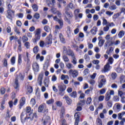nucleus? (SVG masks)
<instances>
[{"label": "nucleus", "instance_id": "f257e3e1", "mask_svg": "<svg viewBox=\"0 0 125 125\" xmlns=\"http://www.w3.org/2000/svg\"><path fill=\"white\" fill-rule=\"evenodd\" d=\"M99 78V79H101V80L98 82V86L99 88H102L103 86L106 84L107 80H106V78L104 75H100Z\"/></svg>", "mask_w": 125, "mask_h": 125}, {"label": "nucleus", "instance_id": "f03ea898", "mask_svg": "<svg viewBox=\"0 0 125 125\" xmlns=\"http://www.w3.org/2000/svg\"><path fill=\"white\" fill-rule=\"evenodd\" d=\"M68 73L70 76L74 78H77L79 76V71L76 69H70L68 71Z\"/></svg>", "mask_w": 125, "mask_h": 125}, {"label": "nucleus", "instance_id": "7ed1b4c3", "mask_svg": "<svg viewBox=\"0 0 125 125\" xmlns=\"http://www.w3.org/2000/svg\"><path fill=\"white\" fill-rule=\"evenodd\" d=\"M7 14L6 15L7 18L10 20H12V16H14L15 11L12 10L11 9H9L7 11Z\"/></svg>", "mask_w": 125, "mask_h": 125}, {"label": "nucleus", "instance_id": "20e7f679", "mask_svg": "<svg viewBox=\"0 0 125 125\" xmlns=\"http://www.w3.org/2000/svg\"><path fill=\"white\" fill-rule=\"evenodd\" d=\"M118 95L121 98V101L122 103H125V93L122 91L121 89H119V90H118Z\"/></svg>", "mask_w": 125, "mask_h": 125}, {"label": "nucleus", "instance_id": "39448f33", "mask_svg": "<svg viewBox=\"0 0 125 125\" xmlns=\"http://www.w3.org/2000/svg\"><path fill=\"white\" fill-rule=\"evenodd\" d=\"M32 68L35 73H38L40 71V65L37 62H34L32 64Z\"/></svg>", "mask_w": 125, "mask_h": 125}, {"label": "nucleus", "instance_id": "423d86ee", "mask_svg": "<svg viewBox=\"0 0 125 125\" xmlns=\"http://www.w3.org/2000/svg\"><path fill=\"white\" fill-rule=\"evenodd\" d=\"M81 117V113L77 112L74 115V117L75 119V122L74 125H79V122H80V118Z\"/></svg>", "mask_w": 125, "mask_h": 125}, {"label": "nucleus", "instance_id": "0eeeda50", "mask_svg": "<svg viewBox=\"0 0 125 125\" xmlns=\"http://www.w3.org/2000/svg\"><path fill=\"white\" fill-rule=\"evenodd\" d=\"M63 52H65L66 55H68V56H71V57H73V56H75L74 52H73L71 50V49H68V50H67V48H64Z\"/></svg>", "mask_w": 125, "mask_h": 125}, {"label": "nucleus", "instance_id": "6e6552de", "mask_svg": "<svg viewBox=\"0 0 125 125\" xmlns=\"http://www.w3.org/2000/svg\"><path fill=\"white\" fill-rule=\"evenodd\" d=\"M26 103V98L25 97H22L21 98L20 101V105H18L19 109H21L25 104Z\"/></svg>", "mask_w": 125, "mask_h": 125}, {"label": "nucleus", "instance_id": "1a4fd4ad", "mask_svg": "<svg viewBox=\"0 0 125 125\" xmlns=\"http://www.w3.org/2000/svg\"><path fill=\"white\" fill-rule=\"evenodd\" d=\"M46 43L48 45L51 44V43H52V35L51 34H49L46 38Z\"/></svg>", "mask_w": 125, "mask_h": 125}, {"label": "nucleus", "instance_id": "9d476101", "mask_svg": "<svg viewBox=\"0 0 125 125\" xmlns=\"http://www.w3.org/2000/svg\"><path fill=\"white\" fill-rule=\"evenodd\" d=\"M43 79V74L41 73L38 76V83H39V85L42 86V79Z\"/></svg>", "mask_w": 125, "mask_h": 125}, {"label": "nucleus", "instance_id": "9b49d317", "mask_svg": "<svg viewBox=\"0 0 125 125\" xmlns=\"http://www.w3.org/2000/svg\"><path fill=\"white\" fill-rule=\"evenodd\" d=\"M63 99L65 100V101L68 105H71V104H72V102H73L72 99H71V98H70L69 96L67 95L64 96V97H63Z\"/></svg>", "mask_w": 125, "mask_h": 125}, {"label": "nucleus", "instance_id": "f8f14e48", "mask_svg": "<svg viewBox=\"0 0 125 125\" xmlns=\"http://www.w3.org/2000/svg\"><path fill=\"white\" fill-rule=\"evenodd\" d=\"M58 88L59 91H65V90H66V88H67V87L66 86V85L62 83L58 85Z\"/></svg>", "mask_w": 125, "mask_h": 125}, {"label": "nucleus", "instance_id": "ddd939ff", "mask_svg": "<svg viewBox=\"0 0 125 125\" xmlns=\"http://www.w3.org/2000/svg\"><path fill=\"white\" fill-rule=\"evenodd\" d=\"M110 71V64L109 63H106L104 66V69L102 70L103 73H107V72H109Z\"/></svg>", "mask_w": 125, "mask_h": 125}, {"label": "nucleus", "instance_id": "4468645a", "mask_svg": "<svg viewBox=\"0 0 125 125\" xmlns=\"http://www.w3.org/2000/svg\"><path fill=\"white\" fill-rule=\"evenodd\" d=\"M41 40V35H35L34 39H32L34 43H37V42H39Z\"/></svg>", "mask_w": 125, "mask_h": 125}, {"label": "nucleus", "instance_id": "2eb2a0df", "mask_svg": "<svg viewBox=\"0 0 125 125\" xmlns=\"http://www.w3.org/2000/svg\"><path fill=\"white\" fill-rule=\"evenodd\" d=\"M98 31V28H97V27L95 26V27H93V28L90 30V32L92 35H93V36H95Z\"/></svg>", "mask_w": 125, "mask_h": 125}, {"label": "nucleus", "instance_id": "dca6fc26", "mask_svg": "<svg viewBox=\"0 0 125 125\" xmlns=\"http://www.w3.org/2000/svg\"><path fill=\"white\" fill-rule=\"evenodd\" d=\"M114 51V48L112 47H110L106 51V53L108 54V55H112V53Z\"/></svg>", "mask_w": 125, "mask_h": 125}, {"label": "nucleus", "instance_id": "f3484780", "mask_svg": "<svg viewBox=\"0 0 125 125\" xmlns=\"http://www.w3.org/2000/svg\"><path fill=\"white\" fill-rule=\"evenodd\" d=\"M5 101H2L0 102V110L1 111H3L5 109Z\"/></svg>", "mask_w": 125, "mask_h": 125}, {"label": "nucleus", "instance_id": "a211bd4d", "mask_svg": "<svg viewBox=\"0 0 125 125\" xmlns=\"http://www.w3.org/2000/svg\"><path fill=\"white\" fill-rule=\"evenodd\" d=\"M66 33L68 38H71V34L72 33V30H71V27L70 26L67 27Z\"/></svg>", "mask_w": 125, "mask_h": 125}, {"label": "nucleus", "instance_id": "6ab92c4d", "mask_svg": "<svg viewBox=\"0 0 125 125\" xmlns=\"http://www.w3.org/2000/svg\"><path fill=\"white\" fill-rule=\"evenodd\" d=\"M71 63H72L73 65H77V63H78V60L76 58V56H73V57H72Z\"/></svg>", "mask_w": 125, "mask_h": 125}, {"label": "nucleus", "instance_id": "aec40b11", "mask_svg": "<svg viewBox=\"0 0 125 125\" xmlns=\"http://www.w3.org/2000/svg\"><path fill=\"white\" fill-rule=\"evenodd\" d=\"M43 83L46 87H48V85H49V79L45 78L43 81Z\"/></svg>", "mask_w": 125, "mask_h": 125}, {"label": "nucleus", "instance_id": "412c9836", "mask_svg": "<svg viewBox=\"0 0 125 125\" xmlns=\"http://www.w3.org/2000/svg\"><path fill=\"white\" fill-rule=\"evenodd\" d=\"M111 99V96L110 95V93L109 92H107L105 94V101L106 102L109 101Z\"/></svg>", "mask_w": 125, "mask_h": 125}, {"label": "nucleus", "instance_id": "4be33fe9", "mask_svg": "<svg viewBox=\"0 0 125 125\" xmlns=\"http://www.w3.org/2000/svg\"><path fill=\"white\" fill-rule=\"evenodd\" d=\"M56 2L55 0H52V2L50 1L49 3H47V5L49 7H51V8H52V7L54 6V4Z\"/></svg>", "mask_w": 125, "mask_h": 125}, {"label": "nucleus", "instance_id": "5701e85b", "mask_svg": "<svg viewBox=\"0 0 125 125\" xmlns=\"http://www.w3.org/2000/svg\"><path fill=\"white\" fill-rule=\"evenodd\" d=\"M105 43V40L103 39L99 40V42H98V45L100 47H102V46H103V44Z\"/></svg>", "mask_w": 125, "mask_h": 125}, {"label": "nucleus", "instance_id": "b1692460", "mask_svg": "<svg viewBox=\"0 0 125 125\" xmlns=\"http://www.w3.org/2000/svg\"><path fill=\"white\" fill-rule=\"evenodd\" d=\"M59 38L61 42H62V43H65V39H64V37L63 36V35L62 33L59 34Z\"/></svg>", "mask_w": 125, "mask_h": 125}, {"label": "nucleus", "instance_id": "393cba45", "mask_svg": "<svg viewBox=\"0 0 125 125\" xmlns=\"http://www.w3.org/2000/svg\"><path fill=\"white\" fill-rule=\"evenodd\" d=\"M115 112H116L117 113L120 112L121 111V104H117L116 105V108L114 109Z\"/></svg>", "mask_w": 125, "mask_h": 125}, {"label": "nucleus", "instance_id": "a878e982", "mask_svg": "<svg viewBox=\"0 0 125 125\" xmlns=\"http://www.w3.org/2000/svg\"><path fill=\"white\" fill-rule=\"evenodd\" d=\"M19 86H20L19 82L18 81V78H17L15 79V88L17 89V88H18Z\"/></svg>", "mask_w": 125, "mask_h": 125}, {"label": "nucleus", "instance_id": "bb28decb", "mask_svg": "<svg viewBox=\"0 0 125 125\" xmlns=\"http://www.w3.org/2000/svg\"><path fill=\"white\" fill-rule=\"evenodd\" d=\"M108 62L107 63V64H108L109 65H112V64H113V63H114V59L113 58V57H109L107 60Z\"/></svg>", "mask_w": 125, "mask_h": 125}, {"label": "nucleus", "instance_id": "cd10ccee", "mask_svg": "<svg viewBox=\"0 0 125 125\" xmlns=\"http://www.w3.org/2000/svg\"><path fill=\"white\" fill-rule=\"evenodd\" d=\"M124 36H125V31L124 30L120 31L118 34L119 39H122Z\"/></svg>", "mask_w": 125, "mask_h": 125}, {"label": "nucleus", "instance_id": "c85d7f7f", "mask_svg": "<svg viewBox=\"0 0 125 125\" xmlns=\"http://www.w3.org/2000/svg\"><path fill=\"white\" fill-rule=\"evenodd\" d=\"M27 91L28 93H32L33 92V87L31 86H27Z\"/></svg>", "mask_w": 125, "mask_h": 125}, {"label": "nucleus", "instance_id": "c756f323", "mask_svg": "<svg viewBox=\"0 0 125 125\" xmlns=\"http://www.w3.org/2000/svg\"><path fill=\"white\" fill-rule=\"evenodd\" d=\"M65 65L67 68V69H73V68H74V65H73V64L68 62V63H66Z\"/></svg>", "mask_w": 125, "mask_h": 125}, {"label": "nucleus", "instance_id": "7c9ffc66", "mask_svg": "<svg viewBox=\"0 0 125 125\" xmlns=\"http://www.w3.org/2000/svg\"><path fill=\"white\" fill-rule=\"evenodd\" d=\"M41 33H42V29L41 28H38L34 32V34L41 36Z\"/></svg>", "mask_w": 125, "mask_h": 125}, {"label": "nucleus", "instance_id": "2f4dec72", "mask_svg": "<svg viewBox=\"0 0 125 125\" xmlns=\"http://www.w3.org/2000/svg\"><path fill=\"white\" fill-rule=\"evenodd\" d=\"M18 64L19 65L22 64V56L20 54L18 55Z\"/></svg>", "mask_w": 125, "mask_h": 125}, {"label": "nucleus", "instance_id": "473e14b6", "mask_svg": "<svg viewBox=\"0 0 125 125\" xmlns=\"http://www.w3.org/2000/svg\"><path fill=\"white\" fill-rule=\"evenodd\" d=\"M44 30L45 32H46V33H49L50 32V27L48 25H45L44 26Z\"/></svg>", "mask_w": 125, "mask_h": 125}, {"label": "nucleus", "instance_id": "72a5a7b5", "mask_svg": "<svg viewBox=\"0 0 125 125\" xmlns=\"http://www.w3.org/2000/svg\"><path fill=\"white\" fill-rule=\"evenodd\" d=\"M69 96L72 98H76L77 97V92L76 91H73L69 94Z\"/></svg>", "mask_w": 125, "mask_h": 125}, {"label": "nucleus", "instance_id": "f704fd0d", "mask_svg": "<svg viewBox=\"0 0 125 125\" xmlns=\"http://www.w3.org/2000/svg\"><path fill=\"white\" fill-rule=\"evenodd\" d=\"M32 7L34 11H35V12H37V11L39 10V6L37 4H34L33 5H32Z\"/></svg>", "mask_w": 125, "mask_h": 125}, {"label": "nucleus", "instance_id": "c9c22d12", "mask_svg": "<svg viewBox=\"0 0 125 125\" xmlns=\"http://www.w3.org/2000/svg\"><path fill=\"white\" fill-rule=\"evenodd\" d=\"M62 59H63L64 62H69V61H70L69 58L66 55H63L62 56Z\"/></svg>", "mask_w": 125, "mask_h": 125}, {"label": "nucleus", "instance_id": "e433bc0d", "mask_svg": "<svg viewBox=\"0 0 125 125\" xmlns=\"http://www.w3.org/2000/svg\"><path fill=\"white\" fill-rule=\"evenodd\" d=\"M124 111L121 112V113H119L118 114V120H122V119L123 118V117H124Z\"/></svg>", "mask_w": 125, "mask_h": 125}, {"label": "nucleus", "instance_id": "4c0bfd02", "mask_svg": "<svg viewBox=\"0 0 125 125\" xmlns=\"http://www.w3.org/2000/svg\"><path fill=\"white\" fill-rule=\"evenodd\" d=\"M14 30L16 34V35H20V30L18 29V27L17 26H15L14 28Z\"/></svg>", "mask_w": 125, "mask_h": 125}, {"label": "nucleus", "instance_id": "58836bf2", "mask_svg": "<svg viewBox=\"0 0 125 125\" xmlns=\"http://www.w3.org/2000/svg\"><path fill=\"white\" fill-rule=\"evenodd\" d=\"M67 6L69 7V8H70V9H72V10H74L75 9V6H74V4L73 3H69Z\"/></svg>", "mask_w": 125, "mask_h": 125}, {"label": "nucleus", "instance_id": "ea45409f", "mask_svg": "<svg viewBox=\"0 0 125 125\" xmlns=\"http://www.w3.org/2000/svg\"><path fill=\"white\" fill-rule=\"evenodd\" d=\"M120 83H125V76L121 75L120 77Z\"/></svg>", "mask_w": 125, "mask_h": 125}, {"label": "nucleus", "instance_id": "a19ab883", "mask_svg": "<svg viewBox=\"0 0 125 125\" xmlns=\"http://www.w3.org/2000/svg\"><path fill=\"white\" fill-rule=\"evenodd\" d=\"M65 79H67L68 80H69V76H68V75H65L64 74H62L61 77V79L62 81H64V80H65Z\"/></svg>", "mask_w": 125, "mask_h": 125}, {"label": "nucleus", "instance_id": "79ce46f5", "mask_svg": "<svg viewBox=\"0 0 125 125\" xmlns=\"http://www.w3.org/2000/svg\"><path fill=\"white\" fill-rule=\"evenodd\" d=\"M30 104L32 107L36 105V100L35 99H31L30 101Z\"/></svg>", "mask_w": 125, "mask_h": 125}, {"label": "nucleus", "instance_id": "37998d69", "mask_svg": "<svg viewBox=\"0 0 125 125\" xmlns=\"http://www.w3.org/2000/svg\"><path fill=\"white\" fill-rule=\"evenodd\" d=\"M43 111V105L41 104L38 108V112L42 113Z\"/></svg>", "mask_w": 125, "mask_h": 125}, {"label": "nucleus", "instance_id": "c03bdc74", "mask_svg": "<svg viewBox=\"0 0 125 125\" xmlns=\"http://www.w3.org/2000/svg\"><path fill=\"white\" fill-rule=\"evenodd\" d=\"M47 104L48 105H50V104H53L54 103V100L53 99H50L46 101Z\"/></svg>", "mask_w": 125, "mask_h": 125}, {"label": "nucleus", "instance_id": "a18cd8bd", "mask_svg": "<svg viewBox=\"0 0 125 125\" xmlns=\"http://www.w3.org/2000/svg\"><path fill=\"white\" fill-rule=\"evenodd\" d=\"M33 52L35 54H37V53H38V52H39V46H36L34 47V48H33Z\"/></svg>", "mask_w": 125, "mask_h": 125}, {"label": "nucleus", "instance_id": "49530a36", "mask_svg": "<svg viewBox=\"0 0 125 125\" xmlns=\"http://www.w3.org/2000/svg\"><path fill=\"white\" fill-rule=\"evenodd\" d=\"M103 26H105V25H108V21H107V20H106L104 18H103Z\"/></svg>", "mask_w": 125, "mask_h": 125}, {"label": "nucleus", "instance_id": "de8ad7c7", "mask_svg": "<svg viewBox=\"0 0 125 125\" xmlns=\"http://www.w3.org/2000/svg\"><path fill=\"white\" fill-rule=\"evenodd\" d=\"M113 100L115 102H119V101H120V98L118 96H114Z\"/></svg>", "mask_w": 125, "mask_h": 125}, {"label": "nucleus", "instance_id": "09e8293b", "mask_svg": "<svg viewBox=\"0 0 125 125\" xmlns=\"http://www.w3.org/2000/svg\"><path fill=\"white\" fill-rule=\"evenodd\" d=\"M85 104V101L83 100L80 101V102L78 104V106H83Z\"/></svg>", "mask_w": 125, "mask_h": 125}, {"label": "nucleus", "instance_id": "8fccbe9b", "mask_svg": "<svg viewBox=\"0 0 125 125\" xmlns=\"http://www.w3.org/2000/svg\"><path fill=\"white\" fill-rule=\"evenodd\" d=\"M22 42L23 43L26 42H28V41H29V39L26 36H22Z\"/></svg>", "mask_w": 125, "mask_h": 125}, {"label": "nucleus", "instance_id": "3c124183", "mask_svg": "<svg viewBox=\"0 0 125 125\" xmlns=\"http://www.w3.org/2000/svg\"><path fill=\"white\" fill-rule=\"evenodd\" d=\"M109 29H110V27H109L108 24H107L105 27L103 28L104 32H108Z\"/></svg>", "mask_w": 125, "mask_h": 125}, {"label": "nucleus", "instance_id": "603ef678", "mask_svg": "<svg viewBox=\"0 0 125 125\" xmlns=\"http://www.w3.org/2000/svg\"><path fill=\"white\" fill-rule=\"evenodd\" d=\"M106 15H107V16H109V17H111L112 15L114 14V12H110L109 11H107L105 12Z\"/></svg>", "mask_w": 125, "mask_h": 125}, {"label": "nucleus", "instance_id": "864d4df0", "mask_svg": "<svg viewBox=\"0 0 125 125\" xmlns=\"http://www.w3.org/2000/svg\"><path fill=\"white\" fill-rule=\"evenodd\" d=\"M97 125H102V120L100 118L97 119Z\"/></svg>", "mask_w": 125, "mask_h": 125}, {"label": "nucleus", "instance_id": "5fc2aeb1", "mask_svg": "<svg viewBox=\"0 0 125 125\" xmlns=\"http://www.w3.org/2000/svg\"><path fill=\"white\" fill-rule=\"evenodd\" d=\"M65 14L68 16L69 18H72L73 17V14L72 13H70L67 11H65Z\"/></svg>", "mask_w": 125, "mask_h": 125}, {"label": "nucleus", "instance_id": "6e6d98bb", "mask_svg": "<svg viewBox=\"0 0 125 125\" xmlns=\"http://www.w3.org/2000/svg\"><path fill=\"white\" fill-rule=\"evenodd\" d=\"M109 9H110V10H116V9H117V6L113 4L109 7Z\"/></svg>", "mask_w": 125, "mask_h": 125}, {"label": "nucleus", "instance_id": "4d7b16f0", "mask_svg": "<svg viewBox=\"0 0 125 125\" xmlns=\"http://www.w3.org/2000/svg\"><path fill=\"white\" fill-rule=\"evenodd\" d=\"M58 22L59 23L61 27H63V25H64V23L63 22L62 20L60 19L59 20H58Z\"/></svg>", "mask_w": 125, "mask_h": 125}, {"label": "nucleus", "instance_id": "13d9d810", "mask_svg": "<svg viewBox=\"0 0 125 125\" xmlns=\"http://www.w3.org/2000/svg\"><path fill=\"white\" fill-rule=\"evenodd\" d=\"M16 58L15 57H13L11 59V63L12 65H14L15 64Z\"/></svg>", "mask_w": 125, "mask_h": 125}, {"label": "nucleus", "instance_id": "bf43d9fd", "mask_svg": "<svg viewBox=\"0 0 125 125\" xmlns=\"http://www.w3.org/2000/svg\"><path fill=\"white\" fill-rule=\"evenodd\" d=\"M84 58L85 61L88 62L90 60V58L88 56V55L85 54L84 55Z\"/></svg>", "mask_w": 125, "mask_h": 125}, {"label": "nucleus", "instance_id": "052dcab7", "mask_svg": "<svg viewBox=\"0 0 125 125\" xmlns=\"http://www.w3.org/2000/svg\"><path fill=\"white\" fill-rule=\"evenodd\" d=\"M93 64H94L95 65H98L100 63V61L98 60H94L92 61Z\"/></svg>", "mask_w": 125, "mask_h": 125}, {"label": "nucleus", "instance_id": "680f3d73", "mask_svg": "<svg viewBox=\"0 0 125 125\" xmlns=\"http://www.w3.org/2000/svg\"><path fill=\"white\" fill-rule=\"evenodd\" d=\"M33 17H34V18H35V19H40V17H41V16L40 15V14L36 13Z\"/></svg>", "mask_w": 125, "mask_h": 125}, {"label": "nucleus", "instance_id": "e2e57ef3", "mask_svg": "<svg viewBox=\"0 0 125 125\" xmlns=\"http://www.w3.org/2000/svg\"><path fill=\"white\" fill-rule=\"evenodd\" d=\"M120 14H121L120 13H117L114 14L112 17L113 19H117V18L120 16Z\"/></svg>", "mask_w": 125, "mask_h": 125}, {"label": "nucleus", "instance_id": "0e129e2a", "mask_svg": "<svg viewBox=\"0 0 125 125\" xmlns=\"http://www.w3.org/2000/svg\"><path fill=\"white\" fill-rule=\"evenodd\" d=\"M111 78L113 80H116V78H117V73L113 72L111 75Z\"/></svg>", "mask_w": 125, "mask_h": 125}, {"label": "nucleus", "instance_id": "69168bd1", "mask_svg": "<svg viewBox=\"0 0 125 125\" xmlns=\"http://www.w3.org/2000/svg\"><path fill=\"white\" fill-rule=\"evenodd\" d=\"M104 98H105V96H100L99 97L98 100H99V101H100V102H101L103 101V100H104Z\"/></svg>", "mask_w": 125, "mask_h": 125}, {"label": "nucleus", "instance_id": "338daca9", "mask_svg": "<svg viewBox=\"0 0 125 125\" xmlns=\"http://www.w3.org/2000/svg\"><path fill=\"white\" fill-rule=\"evenodd\" d=\"M3 65L4 67H7V60L6 59H3Z\"/></svg>", "mask_w": 125, "mask_h": 125}, {"label": "nucleus", "instance_id": "774afa93", "mask_svg": "<svg viewBox=\"0 0 125 125\" xmlns=\"http://www.w3.org/2000/svg\"><path fill=\"white\" fill-rule=\"evenodd\" d=\"M106 92V89L103 88L100 90V94H104Z\"/></svg>", "mask_w": 125, "mask_h": 125}]
</instances>
